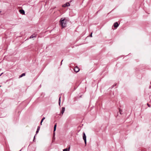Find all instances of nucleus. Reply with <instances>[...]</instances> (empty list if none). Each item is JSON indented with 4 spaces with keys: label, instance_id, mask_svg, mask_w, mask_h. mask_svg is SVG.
<instances>
[{
    "label": "nucleus",
    "instance_id": "1",
    "mask_svg": "<svg viewBox=\"0 0 151 151\" xmlns=\"http://www.w3.org/2000/svg\"><path fill=\"white\" fill-rule=\"evenodd\" d=\"M67 21L65 19L61 18L60 21V24L63 28H64L66 26Z\"/></svg>",
    "mask_w": 151,
    "mask_h": 151
},
{
    "label": "nucleus",
    "instance_id": "2",
    "mask_svg": "<svg viewBox=\"0 0 151 151\" xmlns=\"http://www.w3.org/2000/svg\"><path fill=\"white\" fill-rule=\"evenodd\" d=\"M83 139L84 140L85 144H86V135L85 132H83Z\"/></svg>",
    "mask_w": 151,
    "mask_h": 151
},
{
    "label": "nucleus",
    "instance_id": "3",
    "mask_svg": "<svg viewBox=\"0 0 151 151\" xmlns=\"http://www.w3.org/2000/svg\"><path fill=\"white\" fill-rule=\"evenodd\" d=\"M70 6V4L69 2H67L62 5V7H65L68 6Z\"/></svg>",
    "mask_w": 151,
    "mask_h": 151
},
{
    "label": "nucleus",
    "instance_id": "4",
    "mask_svg": "<svg viewBox=\"0 0 151 151\" xmlns=\"http://www.w3.org/2000/svg\"><path fill=\"white\" fill-rule=\"evenodd\" d=\"M79 69L77 66L75 67L74 68V70L76 73L78 72L79 71Z\"/></svg>",
    "mask_w": 151,
    "mask_h": 151
},
{
    "label": "nucleus",
    "instance_id": "5",
    "mask_svg": "<svg viewBox=\"0 0 151 151\" xmlns=\"http://www.w3.org/2000/svg\"><path fill=\"white\" fill-rule=\"evenodd\" d=\"M57 127V124L56 123L55 124V125L54 127V130H53V135L54 136H55V131L56 130V128Z\"/></svg>",
    "mask_w": 151,
    "mask_h": 151
},
{
    "label": "nucleus",
    "instance_id": "6",
    "mask_svg": "<svg viewBox=\"0 0 151 151\" xmlns=\"http://www.w3.org/2000/svg\"><path fill=\"white\" fill-rule=\"evenodd\" d=\"M119 24L117 22H116L114 24V26L115 28H117L119 26Z\"/></svg>",
    "mask_w": 151,
    "mask_h": 151
},
{
    "label": "nucleus",
    "instance_id": "7",
    "mask_svg": "<svg viewBox=\"0 0 151 151\" xmlns=\"http://www.w3.org/2000/svg\"><path fill=\"white\" fill-rule=\"evenodd\" d=\"M37 35V34H34L30 36V37H29V38L31 39L33 38L34 37H36V36Z\"/></svg>",
    "mask_w": 151,
    "mask_h": 151
},
{
    "label": "nucleus",
    "instance_id": "8",
    "mask_svg": "<svg viewBox=\"0 0 151 151\" xmlns=\"http://www.w3.org/2000/svg\"><path fill=\"white\" fill-rule=\"evenodd\" d=\"M65 108L64 107H63L62 108V110L61 111V113L63 115L65 111Z\"/></svg>",
    "mask_w": 151,
    "mask_h": 151
},
{
    "label": "nucleus",
    "instance_id": "9",
    "mask_svg": "<svg viewBox=\"0 0 151 151\" xmlns=\"http://www.w3.org/2000/svg\"><path fill=\"white\" fill-rule=\"evenodd\" d=\"M19 12L20 14H25V12L23 9H20L19 10Z\"/></svg>",
    "mask_w": 151,
    "mask_h": 151
},
{
    "label": "nucleus",
    "instance_id": "10",
    "mask_svg": "<svg viewBox=\"0 0 151 151\" xmlns=\"http://www.w3.org/2000/svg\"><path fill=\"white\" fill-rule=\"evenodd\" d=\"M40 127L39 126H38L37 130V131H36V134H37L39 132V130L40 129Z\"/></svg>",
    "mask_w": 151,
    "mask_h": 151
},
{
    "label": "nucleus",
    "instance_id": "11",
    "mask_svg": "<svg viewBox=\"0 0 151 151\" xmlns=\"http://www.w3.org/2000/svg\"><path fill=\"white\" fill-rule=\"evenodd\" d=\"M25 73H23L21 75H20L19 76V78H20L21 77H22L25 76Z\"/></svg>",
    "mask_w": 151,
    "mask_h": 151
},
{
    "label": "nucleus",
    "instance_id": "12",
    "mask_svg": "<svg viewBox=\"0 0 151 151\" xmlns=\"http://www.w3.org/2000/svg\"><path fill=\"white\" fill-rule=\"evenodd\" d=\"M61 96H60L59 98V101H58V103H59V105L60 106V102H61V100H60V99H61Z\"/></svg>",
    "mask_w": 151,
    "mask_h": 151
},
{
    "label": "nucleus",
    "instance_id": "13",
    "mask_svg": "<svg viewBox=\"0 0 151 151\" xmlns=\"http://www.w3.org/2000/svg\"><path fill=\"white\" fill-rule=\"evenodd\" d=\"M63 151H68L67 149H65L63 150Z\"/></svg>",
    "mask_w": 151,
    "mask_h": 151
},
{
    "label": "nucleus",
    "instance_id": "14",
    "mask_svg": "<svg viewBox=\"0 0 151 151\" xmlns=\"http://www.w3.org/2000/svg\"><path fill=\"white\" fill-rule=\"evenodd\" d=\"M147 104V106H148V107H150V104H148V103Z\"/></svg>",
    "mask_w": 151,
    "mask_h": 151
},
{
    "label": "nucleus",
    "instance_id": "15",
    "mask_svg": "<svg viewBox=\"0 0 151 151\" xmlns=\"http://www.w3.org/2000/svg\"><path fill=\"white\" fill-rule=\"evenodd\" d=\"M90 36L91 37H92V32L91 33V35H90Z\"/></svg>",
    "mask_w": 151,
    "mask_h": 151
},
{
    "label": "nucleus",
    "instance_id": "16",
    "mask_svg": "<svg viewBox=\"0 0 151 151\" xmlns=\"http://www.w3.org/2000/svg\"><path fill=\"white\" fill-rule=\"evenodd\" d=\"M45 119V117H43V118L42 119V120H44Z\"/></svg>",
    "mask_w": 151,
    "mask_h": 151
},
{
    "label": "nucleus",
    "instance_id": "17",
    "mask_svg": "<svg viewBox=\"0 0 151 151\" xmlns=\"http://www.w3.org/2000/svg\"><path fill=\"white\" fill-rule=\"evenodd\" d=\"M3 74V73H1L0 75V76H1V75Z\"/></svg>",
    "mask_w": 151,
    "mask_h": 151
},
{
    "label": "nucleus",
    "instance_id": "18",
    "mask_svg": "<svg viewBox=\"0 0 151 151\" xmlns=\"http://www.w3.org/2000/svg\"><path fill=\"white\" fill-rule=\"evenodd\" d=\"M35 136H34V139H33V141H34V140H35Z\"/></svg>",
    "mask_w": 151,
    "mask_h": 151
},
{
    "label": "nucleus",
    "instance_id": "19",
    "mask_svg": "<svg viewBox=\"0 0 151 151\" xmlns=\"http://www.w3.org/2000/svg\"><path fill=\"white\" fill-rule=\"evenodd\" d=\"M42 122H40V125H42Z\"/></svg>",
    "mask_w": 151,
    "mask_h": 151
},
{
    "label": "nucleus",
    "instance_id": "20",
    "mask_svg": "<svg viewBox=\"0 0 151 151\" xmlns=\"http://www.w3.org/2000/svg\"><path fill=\"white\" fill-rule=\"evenodd\" d=\"M43 120H42H42H41V122H43Z\"/></svg>",
    "mask_w": 151,
    "mask_h": 151
},
{
    "label": "nucleus",
    "instance_id": "21",
    "mask_svg": "<svg viewBox=\"0 0 151 151\" xmlns=\"http://www.w3.org/2000/svg\"><path fill=\"white\" fill-rule=\"evenodd\" d=\"M63 61V60H62L61 62V64H62V62Z\"/></svg>",
    "mask_w": 151,
    "mask_h": 151
},
{
    "label": "nucleus",
    "instance_id": "22",
    "mask_svg": "<svg viewBox=\"0 0 151 151\" xmlns=\"http://www.w3.org/2000/svg\"><path fill=\"white\" fill-rule=\"evenodd\" d=\"M70 147H69V149H68V151H69V150H70Z\"/></svg>",
    "mask_w": 151,
    "mask_h": 151
},
{
    "label": "nucleus",
    "instance_id": "23",
    "mask_svg": "<svg viewBox=\"0 0 151 151\" xmlns=\"http://www.w3.org/2000/svg\"><path fill=\"white\" fill-rule=\"evenodd\" d=\"M119 111H120V114H121V112H120V110Z\"/></svg>",
    "mask_w": 151,
    "mask_h": 151
},
{
    "label": "nucleus",
    "instance_id": "24",
    "mask_svg": "<svg viewBox=\"0 0 151 151\" xmlns=\"http://www.w3.org/2000/svg\"><path fill=\"white\" fill-rule=\"evenodd\" d=\"M99 11H98L97 12V13H98V12H99Z\"/></svg>",
    "mask_w": 151,
    "mask_h": 151
},
{
    "label": "nucleus",
    "instance_id": "25",
    "mask_svg": "<svg viewBox=\"0 0 151 151\" xmlns=\"http://www.w3.org/2000/svg\"><path fill=\"white\" fill-rule=\"evenodd\" d=\"M1 11H0V13H1Z\"/></svg>",
    "mask_w": 151,
    "mask_h": 151
},
{
    "label": "nucleus",
    "instance_id": "26",
    "mask_svg": "<svg viewBox=\"0 0 151 151\" xmlns=\"http://www.w3.org/2000/svg\"><path fill=\"white\" fill-rule=\"evenodd\" d=\"M21 151V150H20V151Z\"/></svg>",
    "mask_w": 151,
    "mask_h": 151
}]
</instances>
